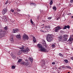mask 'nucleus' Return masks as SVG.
Listing matches in <instances>:
<instances>
[{
	"label": "nucleus",
	"mask_w": 73,
	"mask_h": 73,
	"mask_svg": "<svg viewBox=\"0 0 73 73\" xmlns=\"http://www.w3.org/2000/svg\"><path fill=\"white\" fill-rule=\"evenodd\" d=\"M71 17L72 18H73V16H72Z\"/></svg>",
	"instance_id": "nucleus-53"
},
{
	"label": "nucleus",
	"mask_w": 73,
	"mask_h": 73,
	"mask_svg": "<svg viewBox=\"0 0 73 73\" xmlns=\"http://www.w3.org/2000/svg\"><path fill=\"white\" fill-rule=\"evenodd\" d=\"M40 31L41 32H44V30H40Z\"/></svg>",
	"instance_id": "nucleus-44"
},
{
	"label": "nucleus",
	"mask_w": 73,
	"mask_h": 73,
	"mask_svg": "<svg viewBox=\"0 0 73 73\" xmlns=\"http://www.w3.org/2000/svg\"><path fill=\"white\" fill-rule=\"evenodd\" d=\"M19 16H21V14H19Z\"/></svg>",
	"instance_id": "nucleus-51"
},
{
	"label": "nucleus",
	"mask_w": 73,
	"mask_h": 73,
	"mask_svg": "<svg viewBox=\"0 0 73 73\" xmlns=\"http://www.w3.org/2000/svg\"><path fill=\"white\" fill-rule=\"evenodd\" d=\"M62 68H66V66H62Z\"/></svg>",
	"instance_id": "nucleus-37"
},
{
	"label": "nucleus",
	"mask_w": 73,
	"mask_h": 73,
	"mask_svg": "<svg viewBox=\"0 0 73 73\" xmlns=\"http://www.w3.org/2000/svg\"><path fill=\"white\" fill-rule=\"evenodd\" d=\"M29 60L31 61H33V58H29Z\"/></svg>",
	"instance_id": "nucleus-23"
},
{
	"label": "nucleus",
	"mask_w": 73,
	"mask_h": 73,
	"mask_svg": "<svg viewBox=\"0 0 73 73\" xmlns=\"http://www.w3.org/2000/svg\"><path fill=\"white\" fill-rule=\"evenodd\" d=\"M26 61H28V60H26Z\"/></svg>",
	"instance_id": "nucleus-52"
},
{
	"label": "nucleus",
	"mask_w": 73,
	"mask_h": 73,
	"mask_svg": "<svg viewBox=\"0 0 73 73\" xmlns=\"http://www.w3.org/2000/svg\"><path fill=\"white\" fill-rule=\"evenodd\" d=\"M29 51V49L28 48H27L26 49L23 50V52L24 53H25V54H27V53H28V52Z\"/></svg>",
	"instance_id": "nucleus-8"
},
{
	"label": "nucleus",
	"mask_w": 73,
	"mask_h": 73,
	"mask_svg": "<svg viewBox=\"0 0 73 73\" xmlns=\"http://www.w3.org/2000/svg\"><path fill=\"white\" fill-rule=\"evenodd\" d=\"M68 44H72V40L71 39H69L67 41Z\"/></svg>",
	"instance_id": "nucleus-10"
},
{
	"label": "nucleus",
	"mask_w": 73,
	"mask_h": 73,
	"mask_svg": "<svg viewBox=\"0 0 73 73\" xmlns=\"http://www.w3.org/2000/svg\"><path fill=\"white\" fill-rule=\"evenodd\" d=\"M71 60H73V56L71 57L70 58Z\"/></svg>",
	"instance_id": "nucleus-42"
},
{
	"label": "nucleus",
	"mask_w": 73,
	"mask_h": 73,
	"mask_svg": "<svg viewBox=\"0 0 73 73\" xmlns=\"http://www.w3.org/2000/svg\"><path fill=\"white\" fill-rule=\"evenodd\" d=\"M3 19H4V20H5V19H7V17L5 16H4L3 17Z\"/></svg>",
	"instance_id": "nucleus-29"
},
{
	"label": "nucleus",
	"mask_w": 73,
	"mask_h": 73,
	"mask_svg": "<svg viewBox=\"0 0 73 73\" xmlns=\"http://www.w3.org/2000/svg\"><path fill=\"white\" fill-rule=\"evenodd\" d=\"M70 3H73V0H70Z\"/></svg>",
	"instance_id": "nucleus-39"
},
{
	"label": "nucleus",
	"mask_w": 73,
	"mask_h": 73,
	"mask_svg": "<svg viewBox=\"0 0 73 73\" xmlns=\"http://www.w3.org/2000/svg\"><path fill=\"white\" fill-rule=\"evenodd\" d=\"M10 41H11V42H13V37H11L10 38Z\"/></svg>",
	"instance_id": "nucleus-14"
},
{
	"label": "nucleus",
	"mask_w": 73,
	"mask_h": 73,
	"mask_svg": "<svg viewBox=\"0 0 73 73\" xmlns=\"http://www.w3.org/2000/svg\"><path fill=\"white\" fill-rule=\"evenodd\" d=\"M16 37L18 39H20L21 38V36L20 35H17L16 36Z\"/></svg>",
	"instance_id": "nucleus-13"
},
{
	"label": "nucleus",
	"mask_w": 73,
	"mask_h": 73,
	"mask_svg": "<svg viewBox=\"0 0 73 73\" xmlns=\"http://www.w3.org/2000/svg\"><path fill=\"white\" fill-rule=\"evenodd\" d=\"M64 62H65L66 63H68V60L66 59L64 60Z\"/></svg>",
	"instance_id": "nucleus-26"
},
{
	"label": "nucleus",
	"mask_w": 73,
	"mask_h": 73,
	"mask_svg": "<svg viewBox=\"0 0 73 73\" xmlns=\"http://www.w3.org/2000/svg\"><path fill=\"white\" fill-rule=\"evenodd\" d=\"M61 29V27L60 26H58L54 28V31H55V32H58L59 30H60V29Z\"/></svg>",
	"instance_id": "nucleus-3"
},
{
	"label": "nucleus",
	"mask_w": 73,
	"mask_h": 73,
	"mask_svg": "<svg viewBox=\"0 0 73 73\" xmlns=\"http://www.w3.org/2000/svg\"><path fill=\"white\" fill-rule=\"evenodd\" d=\"M22 46V47H20L19 49H22V50H23V49H24V47L23 46Z\"/></svg>",
	"instance_id": "nucleus-20"
},
{
	"label": "nucleus",
	"mask_w": 73,
	"mask_h": 73,
	"mask_svg": "<svg viewBox=\"0 0 73 73\" xmlns=\"http://www.w3.org/2000/svg\"><path fill=\"white\" fill-rule=\"evenodd\" d=\"M58 19H59L58 18H57V20H58Z\"/></svg>",
	"instance_id": "nucleus-56"
},
{
	"label": "nucleus",
	"mask_w": 73,
	"mask_h": 73,
	"mask_svg": "<svg viewBox=\"0 0 73 73\" xmlns=\"http://www.w3.org/2000/svg\"><path fill=\"white\" fill-rule=\"evenodd\" d=\"M52 65H55V62H54L52 63Z\"/></svg>",
	"instance_id": "nucleus-38"
},
{
	"label": "nucleus",
	"mask_w": 73,
	"mask_h": 73,
	"mask_svg": "<svg viewBox=\"0 0 73 73\" xmlns=\"http://www.w3.org/2000/svg\"><path fill=\"white\" fill-rule=\"evenodd\" d=\"M23 39L24 40H25L26 39L27 40L29 39V38L28 37V36L27 35H24L23 36Z\"/></svg>",
	"instance_id": "nucleus-7"
},
{
	"label": "nucleus",
	"mask_w": 73,
	"mask_h": 73,
	"mask_svg": "<svg viewBox=\"0 0 73 73\" xmlns=\"http://www.w3.org/2000/svg\"><path fill=\"white\" fill-rule=\"evenodd\" d=\"M7 12V9L6 8H5L2 10V13L3 15H5L6 13Z\"/></svg>",
	"instance_id": "nucleus-6"
},
{
	"label": "nucleus",
	"mask_w": 73,
	"mask_h": 73,
	"mask_svg": "<svg viewBox=\"0 0 73 73\" xmlns=\"http://www.w3.org/2000/svg\"><path fill=\"white\" fill-rule=\"evenodd\" d=\"M68 73H70V72H68Z\"/></svg>",
	"instance_id": "nucleus-59"
},
{
	"label": "nucleus",
	"mask_w": 73,
	"mask_h": 73,
	"mask_svg": "<svg viewBox=\"0 0 73 73\" xmlns=\"http://www.w3.org/2000/svg\"><path fill=\"white\" fill-rule=\"evenodd\" d=\"M56 69H57V68H56Z\"/></svg>",
	"instance_id": "nucleus-61"
},
{
	"label": "nucleus",
	"mask_w": 73,
	"mask_h": 73,
	"mask_svg": "<svg viewBox=\"0 0 73 73\" xmlns=\"http://www.w3.org/2000/svg\"><path fill=\"white\" fill-rule=\"evenodd\" d=\"M62 38V36H60L58 37V39H61Z\"/></svg>",
	"instance_id": "nucleus-19"
},
{
	"label": "nucleus",
	"mask_w": 73,
	"mask_h": 73,
	"mask_svg": "<svg viewBox=\"0 0 73 73\" xmlns=\"http://www.w3.org/2000/svg\"><path fill=\"white\" fill-rule=\"evenodd\" d=\"M23 50H19V52H20V53L21 52V53H22V52H23Z\"/></svg>",
	"instance_id": "nucleus-28"
},
{
	"label": "nucleus",
	"mask_w": 73,
	"mask_h": 73,
	"mask_svg": "<svg viewBox=\"0 0 73 73\" xmlns=\"http://www.w3.org/2000/svg\"><path fill=\"white\" fill-rule=\"evenodd\" d=\"M11 67L12 69H15V66H13Z\"/></svg>",
	"instance_id": "nucleus-32"
},
{
	"label": "nucleus",
	"mask_w": 73,
	"mask_h": 73,
	"mask_svg": "<svg viewBox=\"0 0 73 73\" xmlns=\"http://www.w3.org/2000/svg\"><path fill=\"white\" fill-rule=\"evenodd\" d=\"M16 13H17V12H15V13L16 14Z\"/></svg>",
	"instance_id": "nucleus-55"
},
{
	"label": "nucleus",
	"mask_w": 73,
	"mask_h": 73,
	"mask_svg": "<svg viewBox=\"0 0 73 73\" xmlns=\"http://www.w3.org/2000/svg\"><path fill=\"white\" fill-rule=\"evenodd\" d=\"M29 67H31V65H29Z\"/></svg>",
	"instance_id": "nucleus-54"
},
{
	"label": "nucleus",
	"mask_w": 73,
	"mask_h": 73,
	"mask_svg": "<svg viewBox=\"0 0 73 73\" xmlns=\"http://www.w3.org/2000/svg\"><path fill=\"white\" fill-rule=\"evenodd\" d=\"M69 15H71V13H69Z\"/></svg>",
	"instance_id": "nucleus-50"
},
{
	"label": "nucleus",
	"mask_w": 73,
	"mask_h": 73,
	"mask_svg": "<svg viewBox=\"0 0 73 73\" xmlns=\"http://www.w3.org/2000/svg\"><path fill=\"white\" fill-rule=\"evenodd\" d=\"M44 27H42V29L43 28H44Z\"/></svg>",
	"instance_id": "nucleus-58"
},
{
	"label": "nucleus",
	"mask_w": 73,
	"mask_h": 73,
	"mask_svg": "<svg viewBox=\"0 0 73 73\" xmlns=\"http://www.w3.org/2000/svg\"><path fill=\"white\" fill-rule=\"evenodd\" d=\"M52 17H48V19H49V20H50L51 19H52Z\"/></svg>",
	"instance_id": "nucleus-36"
},
{
	"label": "nucleus",
	"mask_w": 73,
	"mask_h": 73,
	"mask_svg": "<svg viewBox=\"0 0 73 73\" xmlns=\"http://www.w3.org/2000/svg\"><path fill=\"white\" fill-rule=\"evenodd\" d=\"M58 55H59V56H60V57H63L64 56L63 55H62V54L60 53Z\"/></svg>",
	"instance_id": "nucleus-21"
},
{
	"label": "nucleus",
	"mask_w": 73,
	"mask_h": 73,
	"mask_svg": "<svg viewBox=\"0 0 73 73\" xmlns=\"http://www.w3.org/2000/svg\"><path fill=\"white\" fill-rule=\"evenodd\" d=\"M22 60L21 59H20L19 60L18 62H21V61Z\"/></svg>",
	"instance_id": "nucleus-34"
},
{
	"label": "nucleus",
	"mask_w": 73,
	"mask_h": 73,
	"mask_svg": "<svg viewBox=\"0 0 73 73\" xmlns=\"http://www.w3.org/2000/svg\"><path fill=\"white\" fill-rule=\"evenodd\" d=\"M37 46L38 48H39V49H41L43 47L40 44H37Z\"/></svg>",
	"instance_id": "nucleus-9"
},
{
	"label": "nucleus",
	"mask_w": 73,
	"mask_h": 73,
	"mask_svg": "<svg viewBox=\"0 0 73 73\" xmlns=\"http://www.w3.org/2000/svg\"><path fill=\"white\" fill-rule=\"evenodd\" d=\"M5 34V31L1 29H0V38H1L3 37Z\"/></svg>",
	"instance_id": "nucleus-2"
},
{
	"label": "nucleus",
	"mask_w": 73,
	"mask_h": 73,
	"mask_svg": "<svg viewBox=\"0 0 73 73\" xmlns=\"http://www.w3.org/2000/svg\"><path fill=\"white\" fill-rule=\"evenodd\" d=\"M12 57L13 58L15 59L16 58V56H15L14 54H13L12 55Z\"/></svg>",
	"instance_id": "nucleus-18"
},
{
	"label": "nucleus",
	"mask_w": 73,
	"mask_h": 73,
	"mask_svg": "<svg viewBox=\"0 0 73 73\" xmlns=\"http://www.w3.org/2000/svg\"><path fill=\"white\" fill-rule=\"evenodd\" d=\"M53 9H54V10L55 11L57 10V8L55 6H54L52 8Z\"/></svg>",
	"instance_id": "nucleus-16"
},
{
	"label": "nucleus",
	"mask_w": 73,
	"mask_h": 73,
	"mask_svg": "<svg viewBox=\"0 0 73 73\" xmlns=\"http://www.w3.org/2000/svg\"><path fill=\"white\" fill-rule=\"evenodd\" d=\"M68 39V37H64V41H67Z\"/></svg>",
	"instance_id": "nucleus-15"
},
{
	"label": "nucleus",
	"mask_w": 73,
	"mask_h": 73,
	"mask_svg": "<svg viewBox=\"0 0 73 73\" xmlns=\"http://www.w3.org/2000/svg\"><path fill=\"white\" fill-rule=\"evenodd\" d=\"M4 29H5V30H7V26H6V27H5L4 28Z\"/></svg>",
	"instance_id": "nucleus-30"
},
{
	"label": "nucleus",
	"mask_w": 73,
	"mask_h": 73,
	"mask_svg": "<svg viewBox=\"0 0 73 73\" xmlns=\"http://www.w3.org/2000/svg\"><path fill=\"white\" fill-rule=\"evenodd\" d=\"M4 21H7V18L6 19H4Z\"/></svg>",
	"instance_id": "nucleus-45"
},
{
	"label": "nucleus",
	"mask_w": 73,
	"mask_h": 73,
	"mask_svg": "<svg viewBox=\"0 0 73 73\" xmlns=\"http://www.w3.org/2000/svg\"><path fill=\"white\" fill-rule=\"evenodd\" d=\"M52 47L53 48H54L55 47H56V44H52Z\"/></svg>",
	"instance_id": "nucleus-17"
},
{
	"label": "nucleus",
	"mask_w": 73,
	"mask_h": 73,
	"mask_svg": "<svg viewBox=\"0 0 73 73\" xmlns=\"http://www.w3.org/2000/svg\"><path fill=\"white\" fill-rule=\"evenodd\" d=\"M53 4V1H51L50 2V5H52Z\"/></svg>",
	"instance_id": "nucleus-22"
},
{
	"label": "nucleus",
	"mask_w": 73,
	"mask_h": 73,
	"mask_svg": "<svg viewBox=\"0 0 73 73\" xmlns=\"http://www.w3.org/2000/svg\"><path fill=\"white\" fill-rule=\"evenodd\" d=\"M50 26H47V28H49Z\"/></svg>",
	"instance_id": "nucleus-48"
},
{
	"label": "nucleus",
	"mask_w": 73,
	"mask_h": 73,
	"mask_svg": "<svg viewBox=\"0 0 73 73\" xmlns=\"http://www.w3.org/2000/svg\"><path fill=\"white\" fill-rule=\"evenodd\" d=\"M42 25H44V24H43Z\"/></svg>",
	"instance_id": "nucleus-60"
},
{
	"label": "nucleus",
	"mask_w": 73,
	"mask_h": 73,
	"mask_svg": "<svg viewBox=\"0 0 73 73\" xmlns=\"http://www.w3.org/2000/svg\"><path fill=\"white\" fill-rule=\"evenodd\" d=\"M66 68H68V69H70V68H71V67L69 66H66Z\"/></svg>",
	"instance_id": "nucleus-24"
},
{
	"label": "nucleus",
	"mask_w": 73,
	"mask_h": 73,
	"mask_svg": "<svg viewBox=\"0 0 73 73\" xmlns=\"http://www.w3.org/2000/svg\"><path fill=\"white\" fill-rule=\"evenodd\" d=\"M30 22L31 23V24H33V21H32V19H30Z\"/></svg>",
	"instance_id": "nucleus-25"
},
{
	"label": "nucleus",
	"mask_w": 73,
	"mask_h": 73,
	"mask_svg": "<svg viewBox=\"0 0 73 73\" xmlns=\"http://www.w3.org/2000/svg\"><path fill=\"white\" fill-rule=\"evenodd\" d=\"M33 42H34V43H35V42H36V38L35 37L33 36Z\"/></svg>",
	"instance_id": "nucleus-12"
},
{
	"label": "nucleus",
	"mask_w": 73,
	"mask_h": 73,
	"mask_svg": "<svg viewBox=\"0 0 73 73\" xmlns=\"http://www.w3.org/2000/svg\"><path fill=\"white\" fill-rule=\"evenodd\" d=\"M40 51L42 52H48V50L44 48V47H43L42 48L40 49Z\"/></svg>",
	"instance_id": "nucleus-5"
},
{
	"label": "nucleus",
	"mask_w": 73,
	"mask_h": 73,
	"mask_svg": "<svg viewBox=\"0 0 73 73\" xmlns=\"http://www.w3.org/2000/svg\"><path fill=\"white\" fill-rule=\"evenodd\" d=\"M8 1H7L6 3H5V4H8Z\"/></svg>",
	"instance_id": "nucleus-41"
},
{
	"label": "nucleus",
	"mask_w": 73,
	"mask_h": 73,
	"mask_svg": "<svg viewBox=\"0 0 73 73\" xmlns=\"http://www.w3.org/2000/svg\"><path fill=\"white\" fill-rule=\"evenodd\" d=\"M21 54V52H18V53H17V54L18 55H20V54Z\"/></svg>",
	"instance_id": "nucleus-31"
},
{
	"label": "nucleus",
	"mask_w": 73,
	"mask_h": 73,
	"mask_svg": "<svg viewBox=\"0 0 73 73\" xmlns=\"http://www.w3.org/2000/svg\"><path fill=\"white\" fill-rule=\"evenodd\" d=\"M46 38L48 42H51L53 41V35L50 34H47Z\"/></svg>",
	"instance_id": "nucleus-1"
},
{
	"label": "nucleus",
	"mask_w": 73,
	"mask_h": 73,
	"mask_svg": "<svg viewBox=\"0 0 73 73\" xmlns=\"http://www.w3.org/2000/svg\"><path fill=\"white\" fill-rule=\"evenodd\" d=\"M45 28H47V26H46L45 27Z\"/></svg>",
	"instance_id": "nucleus-57"
},
{
	"label": "nucleus",
	"mask_w": 73,
	"mask_h": 73,
	"mask_svg": "<svg viewBox=\"0 0 73 73\" xmlns=\"http://www.w3.org/2000/svg\"><path fill=\"white\" fill-rule=\"evenodd\" d=\"M19 14H19V13H17V15H18V16H19Z\"/></svg>",
	"instance_id": "nucleus-49"
},
{
	"label": "nucleus",
	"mask_w": 73,
	"mask_h": 73,
	"mask_svg": "<svg viewBox=\"0 0 73 73\" xmlns=\"http://www.w3.org/2000/svg\"><path fill=\"white\" fill-rule=\"evenodd\" d=\"M11 11L12 12H14V10L13 9H11Z\"/></svg>",
	"instance_id": "nucleus-40"
},
{
	"label": "nucleus",
	"mask_w": 73,
	"mask_h": 73,
	"mask_svg": "<svg viewBox=\"0 0 73 73\" xmlns=\"http://www.w3.org/2000/svg\"><path fill=\"white\" fill-rule=\"evenodd\" d=\"M21 64L22 65H24L26 66H28L29 65V62H27L26 63L25 62H21Z\"/></svg>",
	"instance_id": "nucleus-4"
},
{
	"label": "nucleus",
	"mask_w": 73,
	"mask_h": 73,
	"mask_svg": "<svg viewBox=\"0 0 73 73\" xmlns=\"http://www.w3.org/2000/svg\"><path fill=\"white\" fill-rule=\"evenodd\" d=\"M64 37H68V35H64Z\"/></svg>",
	"instance_id": "nucleus-33"
},
{
	"label": "nucleus",
	"mask_w": 73,
	"mask_h": 73,
	"mask_svg": "<svg viewBox=\"0 0 73 73\" xmlns=\"http://www.w3.org/2000/svg\"><path fill=\"white\" fill-rule=\"evenodd\" d=\"M35 4V3H31V5H34Z\"/></svg>",
	"instance_id": "nucleus-46"
},
{
	"label": "nucleus",
	"mask_w": 73,
	"mask_h": 73,
	"mask_svg": "<svg viewBox=\"0 0 73 73\" xmlns=\"http://www.w3.org/2000/svg\"><path fill=\"white\" fill-rule=\"evenodd\" d=\"M67 28H68V29H69L70 28V26L69 25H67Z\"/></svg>",
	"instance_id": "nucleus-35"
},
{
	"label": "nucleus",
	"mask_w": 73,
	"mask_h": 73,
	"mask_svg": "<svg viewBox=\"0 0 73 73\" xmlns=\"http://www.w3.org/2000/svg\"><path fill=\"white\" fill-rule=\"evenodd\" d=\"M19 29H13V33H17L18 32Z\"/></svg>",
	"instance_id": "nucleus-11"
},
{
	"label": "nucleus",
	"mask_w": 73,
	"mask_h": 73,
	"mask_svg": "<svg viewBox=\"0 0 73 73\" xmlns=\"http://www.w3.org/2000/svg\"><path fill=\"white\" fill-rule=\"evenodd\" d=\"M67 28V26H65L63 28V29H66Z\"/></svg>",
	"instance_id": "nucleus-27"
},
{
	"label": "nucleus",
	"mask_w": 73,
	"mask_h": 73,
	"mask_svg": "<svg viewBox=\"0 0 73 73\" xmlns=\"http://www.w3.org/2000/svg\"><path fill=\"white\" fill-rule=\"evenodd\" d=\"M44 43L45 44L44 45H45V46L46 47V42H45Z\"/></svg>",
	"instance_id": "nucleus-43"
},
{
	"label": "nucleus",
	"mask_w": 73,
	"mask_h": 73,
	"mask_svg": "<svg viewBox=\"0 0 73 73\" xmlns=\"http://www.w3.org/2000/svg\"><path fill=\"white\" fill-rule=\"evenodd\" d=\"M17 9H18V10H17V11H21V10L19 9H18L17 8Z\"/></svg>",
	"instance_id": "nucleus-47"
}]
</instances>
